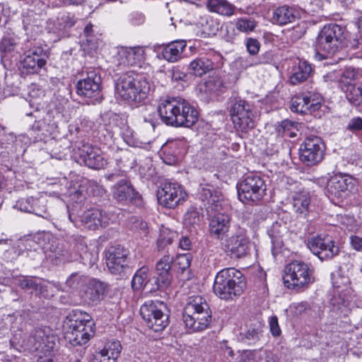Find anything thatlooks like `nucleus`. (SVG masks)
Listing matches in <instances>:
<instances>
[{
  "label": "nucleus",
  "instance_id": "4468645a",
  "mask_svg": "<svg viewBox=\"0 0 362 362\" xmlns=\"http://www.w3.org/2000/svg\"><path fill=\"white\" fill-rule=\"evenodd\" d=\"M356 181L350 175L336 174L332 176L327 182V191L329 196L337 198L346 197L355 186Z\"/></svg>",
  "mask_w": 362,
  "mask_h": 362
},
{
  "label": "nucleus",
  "instance_id": "ddd939ff",
  "mask_svg": "<svg viewBox=\"0 0 362 362\" xmlns=\"http://www.w3.org/2000/svg\"><path fill=\"white\" fill-rule=\"evenodd\" d=\"M173 262V257L169 255L163 256L156 264V270L158 276L148 279L145 284L146 288H148L150 285L153 284V282H154L155 286L150 288L151 291L167 288L171 282L172 276L170 269Z\"/></svg>",
  "mask_w": 362,
  "mask_h": 362
},
{
  "label": "nucleus",
  "instance_id": "680f3d73",
  "mask_svg": "<svg viewBox=\"0 0 362 362\" xmlns=\"http://www.w3.org/2000/svg\"><path fill=\"white\" fill-rule=\"evenodd\" d=\"M250 269H252L253 272L257 271L258 272L257 279V282L259 284V286L262 287L263 289L265 288L266 285V277L267 274L265 272L263 271L262 268L259 265H252L250 267Z\"/></svg>",
  "mask_w": 362,
  "mask_h": 362
},
{
  "label": "nucleus",
  "instance_id": "a878e982",
  "mask_svg": "<svg viewBox=\"0 0 362 362\" xmlns=\"http://www.w3.org/2000/svg\"><path fill=\"white\" fill-rule=\"evenodd\" d=\"M125 250H107L105 253L106 264L112 274H119L127 264Z\"/></svg>",
  "mask_w": 362,
  "mask_h": 362
},
{
  "label": "nucleus",
  "instance_id": "e433bc0d",
  "mask_svg": "<svg viewBox=\"0 0 362 362\" xmlns=\"http://www.w3.org/2000/svg\"><path fill=\"white\" fill-rule=\"evenodd\" d=\"M250 200L252 202L260 200L264 195L266 187L264 180L257 175L250 176Z\"/></svg>",
  "mask_w": 362,
  "mask_h": 362
},
{
  "label": "nucleus",
  "instance_id": "2f4dec72",
  "mask_svg": "<svg viewBox=\"0 0 362 362\" xmlns=\"http://www.w3.org/2000/svg\"><path fill=\"white\" fill-rule=\"evenodd\" d=\"M228 87V84L218 76H211L199 86V90L204 92L209 97H212L218 92H222Z\"/></svg>",
  "mask_w": 362,
  "mask_h": 362
},
{
  "label": "nucleus",
  "instance_id": "774afa93",
  "mask_svg": "<svg viewBox=\"0 0 362 362\" xmlns=\"http://www.w3.org/2000/svg\"><path fill=\"white\" fill-rule=\"evenodd\" d=\"M91 362H115L110 358L109 356L105 355L101 351L94 356Z\"/></svg>",
  "mask_w": 362,
  "mask_h": 362
},
{
  "label": "nucleus",
  "instance_id": "ea45409f",
  "mask_svg": "<svg viewBox=\"0 0 362 362\" xmlns=\"http://www.w3.org/2000/svg\"><path fill=\"white\" fill-rule=\"evenodd\" d=\"M116 163L122 174L128 169H132L135 165L136 160L134 153L129 151H122L117 156Z\"/></svg>",
  "mask_w": 362,
  "mask_h": 362
},
{
  "label": "nucleus",
  "instance_id": "aec40b11",
  "mask_svg": "<svg viewBox=\"0 0 362 362\" xmlns=\"http://www.w3.org/2000/svg\"><path fill=\"white\" fill-rule=\"evenodd\" d=\"M78 154L84 165L90 168L100 169L107 163L100 149L94 148L88 144H84L81 148H79Z\"/></svg>",
  "mask_w": 362,
  "mask_h": 362
},
{
  "label": "nucleus",
  "instance_id": "4be33fe9",
  "mask_svg": "<svg viewBox=\"0 0 362 362\" xmlns=\"http://www.w3.org/2000/svg\"><path fill=\"white\" fill-rule=\"evenodd\" d=\"M247 103L241 100H236L230 110L231 119L233 124L242 130L249 125V108Z\"/></svg>",
  "mask_w": 362,
  "mask_h": 362
},
{
  "label": "nucleus",
  "instance_id": "1a4fd4ad",
  "mask_svg": "<svg viewBox=\"0 0 362 362\" xmlns=\"http://www.w3.org/2000/svg\"><path fill=\"white\" fill-rule=\"evenodd\" d=\"M325 148V144L320 137L308 136L300 147V160L307 166L316 165L323 160Z\"/></svg>",
  "mask_w": 362,
  "mask_h": 362
},
{
  "label": "nucleus",
  "instance_id": "3c124183",
  "mask_svg": "<svg viewBox=\"0 0 362 362\" xmlns=\"http://www.w3.org/2000/svg\"><path fill=\"white\" fill-rule=\"evenodd\" d=\"M330 304L338 309L341 307H346L349 304V298L344 291L339 290L334 291L332 298H330Z\"/></svg>",
  "mask_w": 362,
  "mask_h": 362
},
{
  "label": "nucleus",
  "instance_id": "9d476101",
  "mask_svg": "<svg viewBox=\"0 0 362 362\" xmlns=\"http://www.w3.org/2000/svg\"><path fill=\"white\" fill-rule=\"evenodd\" d=\"M187 194L182 187L177 182H165L158 189V202L166 208L173 209L184 202Z\"/></svg>",
  "mask_w": 362,
  "mask_h": 362
},
{
  "label": "nucleus",
  "instance_id": "6ab92c4d",
  "mask_svg": "<svg viewBox=\"0 0 362 362\" xmlns=\"http://www.w3.org/2000/svg\"><path fill=\"white\" fill-rule=\"evenodd\" d=\"M114 216L100 209L94 208L85 211L82 221L91 230L105 228L113 221Z\"/></svg>",
  "mask_w": 362,
  "mask_h": 362
},
{
  "label": "nucleus",
  "instance_id": "603ef678",
  "mask_svg": "<svg viewBox=\"0 0 362 362\" xmlns=\"http://www.w3.org/2000/svg\"><path fill=\"white\" fill-rule=\"evenodd\" d=\"M30 204L32 206V214L42 217H43L44 214H46L47 208L45 200L44 199L32 197Z\"/></svg>",
  "mask_w": 362,
  "mask_h": 362
},
{
  "label": "nucleus",
  "instance_id": "4c0bfd02",
  "mask_svg": "<svg viewBox=\"0 0 362 362\" xmlns=\"http://www.w3.org/2000/svg\"><path fill=\"white\" fill-rule=\"evenodd\" d=\"M308 247L318 249H333L334 247L332 238L328 235H317L310 238L308 240Z\"/></svg>",
  "mask_w": 362,
  "mask_h": 362
},
{
  "label": "nucleus",
  "instance_id": "0e129e2a",
  "mask_svg": "<svg viewBox=\"0 0 362 362\" xmlns=\"http://www.w3.org/2000/svg\"><path fill=\"white\" fill-rule=\"evenodd\" d=\"M291 129H296V124L291 120H283L277 127L276 130L279 134L284 135Z\"/></svg>",
  "mask_w": 362,
  "mask_h": 362
},
{
  "label": "nucleus",
  "instance_id": "de8ad7c7",
  "mask_svg": "<svg viewBox=\"0 0 362 362\" xmlns=\"http://www.w3.org/2000/svg\"><path fill=\"white\" fill-rule=\"evenodd\" d=\"M177 234L168 228H164L160 230L159 238L157 240L158 247L163 249L170 246L175 238H177Z\"/></svg>",
  "mask_w": 362,
  "mask_h": 362
},
{
  "label": "nucleus",
  "instance_id": "9b49d317",
  "mask_svg": "<svg viewBox=\"0 0 362 362\" xmlns=\"http://www.w3.org/2000/svg\"><path fill=\"white\" fill-rule=\"evenodd\" d=\"M57 341L49 327H40L35 329L28 339V346L31 351H37L43 354L52 351Z\"/></svg>",
  "mask_w": 362,
  "mask_h": 362
},
{
  "label": "nucleus",
  "instance_id": "09e8293b",
  "mask_svg": "<svg viewBox=\"0 0 362 362\" xmlns=\"http://www.w3.org/2000/svg\"><path fill=\"white\" fill-rule=\"evenodd\" d=\"M331 280L334 291L339 290L344 291L349 282V278L342 275L340 269H338L331 274Z\"/></svg>",
  "mask_w": 362,
  "mask_h": 362
},
{
  "label": "nucleus",
  "instance_id": "2eb2a0df",
  "mask_svg": "<svg viewBox=\"0 0 362 362\" xmlns=\"http://www.w3.org/2000/svg\"><path fill=\"white\" fill-rule=\"evenodd\" d=\"M47 57L42 47H33L25 52L22 68L27 74L37 73L45 64Z\"/></svg>",
  "mask_w": 362,
  "mask_h": 362
},
{
  "label": "nucleus",
  "instance_id": "412c9836",
  "mask_svg": "<svg viewBox=\"0 0 362 362\" xmlns=\"http://www.w3.org/2000/svg\"><path fill=\"white\" fill-rule=\"evenodd\" d=\"M180 98H167L160 100L158 106V112L161 120L167 125L173 126L176 113L178 112L177 107Z\"/></svg>",
  "mask_w": 362,
  "mask_h": 362
},
{
  "label": "nucleus",
  "instance_id": "473e14b6",
  "mask_svg": "<svg viewBox=\"0 0 362 362\" xmlns=\"http://www.w3.org/2000/svg\"><path fill=\"white\" fill-rule=\"evenodd\" d=\"M214 63L206 57H197L188 66L189 72L196 76H202L214 69Z\"/></svg>",
  "mask_w": 362,
  "mask_h": 362
},
{
  "label": "nucleus",
  "instance_id": "79ce46f5",
  "mask_svg": "<svg viewBox=\"0 0 362 362\" xmlns=\"http://www.w3.org/2000/svg\"><path fill=\"white\" fill-rule=\"evenodd\" d=\"M343 92L345 93L346 98L352 105L362 109V86H349Z\"/></svg>",
  "mask_w": 362,
  "mask_h": 362
},
{
  "label": "nucleus",
  "instance_id": "c756f323",
  "mask_svg": "<svg viewBox=\"0 0 362 362\" xmlns=\"http://www.w3.org/2000/svg\"><path fill=\"white\" fill-rule=\"evenodd\" d=\"M313 71L311 65L305 61H299L292 68L291 75L289 78L292 85H297L306 81Z\"/></svg>",
  "mask_w": 362,
  "mask_h": 362
},
{
  "label": "nucleus",
  "instance_id": "72a5a7b5",
  "mask_svg": "<svg viewBox=\"0 0 362 362\" xmlns=\"http://www.w3.org/2000/svg\"><path fill=\"white\" fill-rule=\"evenodd\" d=\"M310 203L308 192L302 191L296 192L293 197V207L294 211L303 217L307 216Z\"/></svg>",
  "mask_w": 362,
  "mask_h": 362
},
{
  "label": "nucleus",
  "instance_id": "6e6d98bb",
  "mask_svg": "<svg viewBox=\"0 0 362 362\" xmlns=\"http://www.w3.org/2000/svg\"><path fill=\"white\" fill-rule=\"evenodd\" d=\"M173 262L182 270H185L190 266L191 255L190 254H180L177 255Z\"/></svg>",
  "mask_w": 362,
  "mask_h": 362
},
{
  "label": "nucleus",
  "instance_id": "13d9d810",
  "mask_svg": "<svg viewBox=\"0 0 362 362\" xmlns=\"http://www.w3.org/2000/svg\"><path fill=\"white\" fill-rule=\"evenodd\" d=\"M169 72L173 81H186L187 80V74L181 71L178 67H173Z\"/></svg>",
  "mask_w": 362,
  "mask_h": 362
},
{
  "label": "nucleus",
  "instance_id": "37998d69",
  "mask_svg": "<svg viewBox=\"0 0 362 362\" xmlns=\"http://www.w3.org/2000/svg\"><path fill=\"white\" fill-rule=\"evenodd\" d=\"M357 71L353 67H347L342 72L339 83L341 89L344 90L345 88H348L349 86H354V82L357 80Z\"/></svg>",
  "mask_w": 362,
  "mask_h": 362
},
{
  "label": "nucleus",
  "instance_id": "f3484780",
  "mask_svg": "<svg viewBox=\"0 0 362 362\" xmlns=\"http://www.w3.org/2000/svg\"><path fill=\"white\" fill-rule=\"evenodd\" d=\"M178 112L174 119L173 127H192L198 120V112L187 100L180 98Z\"/></svg>",
  "mask_w": 362,
  "mask_h": 362
},
{
  "label": "nucleus",
  "instance_id": "a211bd4d",
  "mask_svg": "<svg viewBox=\"0 0 362 362\" xmlns=\"http://www.w3.org/2000/svg\"><path fill=\"white\" fill-rule=\"evenodd\" d=\"M113 134H119L129 146L140 147V142L135 138L134 131L127 124V119L118 115L112 114L110 117Z\"/></svg>",
  "mask_w": 362,
  "mask_h": 362
},
{
  "label": "nucleus",
  "instance_id": "b1692460",
  "mask_svg": "<svg viewBox=\"0 0 362 362\" xmlns=\"http://www.w3.org/2000/svg\"><path fill=\"white\" fill-rule=\"evenodd\" d=\"M300 18V12L294 7L284 5L276 8L272 15V21L279 25H286Z\"/></svg>",
  "mask_w": 362,
  "mask_h": 362
},
{
  "label": "nucleus",
  "instance_id": "4d7b16f0",
  "mask_svg": "<svg viewBox=\"0 0 362 362\" xmlns=\"http://www.w3.org/2000/svg\"><path fill=\"white\" fill-rule=\"evenodd\" d=\"M339 250H317L313 254L317 256L320 261H328L332 259L334 257L339 255Z\"/></svg>",
  "mask_w": 362,
  "mask_h": 362
},
{
  "label": "nucleus",
  "instance_id": "69168bd1",
  "mask_svg": "<svg viewBox=\"0 0 362 362\" xmlns=\"http://www.w3.org/2000/svg\"><path fill=\"white\" fill-rule=\"evenodd\" d=\"M347 129L354 131H362V118L356 117L351 118L348 123Z\"/></svg>",
  "mask_w": 362,
  "mask_h": 362
},
{
  "label": "nucleus",
  "instance_id": "c9c22d12",
  "mask_svg": "<svg viewBox=\"0 0 362 362\" xmlns=\"http://www.w3.org/2000/svg\"><path fill=\"white\" fill-rule=\"evenodd\" d=\"M199 199L204 202V207L208 211H218L221 208L219 196L210 188L203 187L200 192Z\"/></svg>",
  "mask_w": 362,
  "mask_h": 362
},
{
  "label": "nucleus",
  "instance_id": "6e6552de",
  "mask_svg": "<svg viewBox=\"0 0 362 362\" xmlns=\"http://www.w3.org/2000/svg\"><path fill=\"white\" fill-rule=\"evenodd\" d=\"M164 310L165 305L163 302L146 300L141 306L140 314L150 329L160 332L168 325V316Z\"/></svg>",
  "mask_w": 362,
  "mask_h": 362
},
{
  "label": "nucleus",
  "instance_id": "f8f14e48",
  "mask_svg": "<svg viewBox=\"0 0 362 362\" xmlns=\"http://www.w3.org/2000/svg\"><path fill=\"white\" fill-rule=\"evenodd\" d=\"M101 78L95 71L88 72L87 76L78 81L76 93L78 95L92 100V102L98 101L101 92Z\"/></svg>",
  "mask_w": 362,
  "mask_h": 362
},
{
  "label": "nucleus",
  "instance_id": "864d4df0",
  "mask_svg": "<svg viewBox=\"0 0 362 362\" xmlns=\"http://www.w3.org/2000/svg\"><path fill=\"white\" fill-rule=\"evenodd\" d=\"M237 190L239 200L244 204H247L249 201L247 196L249 193V185L246 179L237 185Z\"/></svg>",
  "mask_w": 362,
  "mask_h": 362
},
{
  "label": "nucleus",
  "instance_id": "7ed1b4c3",
  "mask_svg": "<svg viewBox=\"0 0 362 362\" xmlns=\"http://www.w3.org/2000/svg\"><path fill=\"white\" fill-rule=\"evenodd\" d=\"M247 282L242 272L235 268H226L216 274L213 290L223 300H234L243 294Z\"/></svg>",
  "mask_w": 362,
  "mask_h": 362
},
{
  "label": "nucleus",
  "instance_id": "20e7f679",
  "mask_svg": "<svg viewBox=\"0 0 362 362\" xmlns=\"http://www.w3.org/2000/svg\"><path fill=\"white\" fill-rule=\"evenodd\" d=\"M211 315L206 300L200 296H189L184 308L183 321L190 332H202L211 322Z\"/></svg>",
  "mask_w": 362,
  "mask_h": 362
},
{
  "label": "nucleus",
  "instance_id": "cd10ccee",
  "mask_svg": "<svg viewBox=\"0 0 362 362\" xmlns=\"http://www.w3.org/2000/svg\"><path fill=\"white\" fill-rule=\"evenodd\" d=\"M229 227V216L226 214L218 213L214 215L210 221V233L217 238H223L228 231Z\"/></svg>",
  "mask_w": 362,
  "mask_h": 362
},
{
  "label": "nucleus",
  "instance_id": "f03ea898",
  "mask_svg": "<svg viewBox=\"0 0 362 362\" xmlns=\"http://www.w3.org/2000/svg\"><path fill=\"white\" fill-rule=\"evenodd\" d=\"M93 320L89 314L73 310L64 321V337L73 346L83 345L93 336Z\"/></svg>",
  "mask_w": 362,
  "mask_h": 362
},
{
  "label": "nucleus",
  "instance_id": "49530a36",
  "mask_svg": "<svg viewBox=\"0 0 362 362\" xmlns=\"http://www.w3.org/2000/svg\"><path fill=\"white\" fill-rule=\"evenodd\" d=\"M202 216L196 209H189L184 216V224L186 227H192L195 230L200 227Z\"/></svg>",
  "mask_w": 362,
  "mask_h": 362
},
{
  "label": "nucleus",
  "instance_id": "c03bdc74",
  "mask_svg": "<svg viewBox=\"0 0 362 362\" xmlns=\"http://www.w3.org/2000/svg\"><path fill=\"white\" fill-rule=\"evenodd\" d=\"M18 44V37L14 33H6L0 40V52H13Z\"/></svg>",
  "mask_w": 362,
  "mask_h": 362
},
{
  "label": "nucleus",
  "instance_id": "393cba45",
  "mask_svg": "<svg viewBox=\"0 0 362 362\" xmlns=\"http://www.w3.org/2000/svg\"><path fill=\"white\" fill-rule=\"evenodd\" d=\"M187 47L185 40H176L163 46L160 52L161 57L168 62L174 63L179 61Z\"/></svg>",
  "mask_w": 362,
  "mask_h": 362
},
{
  "label": "nucleus",
  "instance_id": "5701e85b",
  "mask_svg": "<svg viewBox=\"0 0 362 362\" xmlns=\"http://www.w3.org/2000/svg\"><path fill=\"white\" fill-rule=\"evenodd\" d=\"M320 107V103L305 95H296L291 101L292 112L302 115L311 113Z\"/></svg>",
  "mask_w": 362,
  "mask_h": 362
},
{
  "label": "nucleus",
  "instance_id": "7c9ffc66",
  "mask_svg": "<svg viewBox=\"0 0 362 362\" xmlns=\"http://www.w3.org/2000/svg\"><path fill=\"white\" fill-rule=\"evenodd\" d=\"M76 23V18L74 15L69 13H62L59 15L57 21L52 28L54 33L59 36L67 35L69 29Z\"/></svg>",
  "mask_w": 362,
  "mask_h": 362
},
{
  "label": "nucleus",
  "instance_id": "a19ab883",
  "mask_svg": "<svg viewBox=\"0 0 362 362\" xmlns=\"http://www.w3.org/2000/svg\"><path fill=\"white\" fill-rule=\"evenodd\" d=\"M128 227L134 233L141 237H147L149 233V228L146 221L141 217L132 216L128 220Z\"/></svg>",
  "mask_w": 362,
  "mask_h": 362
},
{
  "label": "nucleus",
  "instance_id": "c85d7f7f",
  "mask_svg": "<svg viewBox=\"0 0 362 362\" xmlns=\"http://www.w3.org/2000/svg\"><path fill=\"white\" fill-rule=\"evenodd\" d=\"M107 290V285L97 279L90 280L85 291V298L92 304L101 301Z\"/></svg>",
  "mask_w": 362,
  "mask_h": 362
},
{
  "label": "nucleus",
  "instance_id": "0eeeda50",
  "mask_svg": "<svg viewBox=\"0 0 362 362\" xmlns=\"http://www.w3.org/2000/svg\"><path fill=\"white\" fill-rule=\"evenodd\" d=\"M146 52L142 46L117 47V53L113 57L112 62V69L116 71H123L127 67L141 66V64L145 61Z\"/></svg>",
  "mask_w": 362,
  "mask_h": 362
},
{
  "label": "nucleus",
  "instance_id": "58836bf2",
  "mask_svg": "<svg viewBox=\"0 0 362 362\" xmlns=\"http://www.w3.org/2000/svg\"><path fill=\"white\" fill-rule=\"evenodd\" d=\"M148 275V267H142L139 269L137 270L134 276H133L132 281V286L134 290H139L141 288L144 287L146 290L149 292L151 288L155 286L154 282L153 284L150 285L148 288H146L145 284L148 281L147 280Z\"/></svg>",
  "mask_w": 362,
  "mask_h": 362
},
{
  "label": "nucleus",
  "instance_id": "bb28decb",
  "mask_svg": "<svg viewBox=\"0 0 362 362\" xmlns=\"http://www.w3.org/2000/svg\"><path fill=\"white\" fill-rule=\"evenodd\" d=\"M186 142L184 140L177 139L168 141L162 148V159L164 163L172 165L178 160V154L180 153V148H185Z\"/></svg>",
  "mask_w": 362,
  "mask_h": 362
},
{
  "label": "nucleus",
  "instance_id": "bf43d9fd",
  "mask_svg": "<svg viewBox=\"0 0 362 362\" xmlns=\"http://www.w3.org/2000/svg\"><path fill=\"white\" fill-rule=\"evenodd\" d=\"M269 330L273 337H279L281 334V329L279 327L278 317L274 315L270 317L269 321Z\"/></svg>",
  "mask_w": 362,
  "mask_h": 362
},
{
  "label": "nucleus",
  "instance_id": "39448f33",
  "mask_svg": "<svg viewBox=\"0 0 362 362\" xmlns=\"http://www.w3.org/2000/svg\"><path fill=\"white\" fill-rule=\"evenodd\" d=\"M344 39V28L335 23L325 25L316 40V57L321 60L335 54L343 47Z\"/></svg>",
  "mask_w": 362,
  "mask_h": 362
},
{
  "label": "nucleus",
  "instance_id": "338daca9",
  "mask_svg": "<svg viewBox=\"0 0 362 362\" xmlns=\"http://www.w3.org/2000/svg\"><path fill=\"white\" fill-rule=\"evenodd\" d=\"M267 352L262 349L250 351V359L254 360V362H259L266 357Z\"/></svg>",
  "mask_w": 362,
  "mask_h": 362
},
{
  "label": "nucleus",
  "instance_id": "e2e57ef3",
  "mask_svg": "<svg viewBox=\"0 0 362 362\" xmlns=\"http://www.w3.org/2000/svg\"><path fill=\"white\" fill-rule=\"evenodd\" d=\"M70 246L77 249L87 247L88 245L85 238L81 235H73L70 238Z\"/></svg>",
  "mask_w": 362,
  "mask_h": 362
},
{
  "label": "nucleus",
  "instance_id": "dca6fc26",
  "mask_svg": "<svg viewBox=\"0 0 362 362\" xmlns=\"http://www.w3.org/2000/svg\"><path fill=\"white\" fill-rule=\"evenodd\" d=\"M113 198L118 202H131L134 204H141V195L134 190L129 181L122 179L112 188Z\"/></svg>",
  "mask_w": 362,
  "mask_h": 362
},
{
  "label": "nucleus",
  "instance_id": "f704fd0d",
  "mask_svg": "<svg viewBox=\"0 0 362 362\" xmlns=\"http://www.w3.org/2000/svg\"><path fill=\"white\" fill-rule=\"evenodd\" d=\"M206 7L211 12L230 16L234 13L235 6L227 0H207Z\"/></svg>",
  "mask_w": 362,
  "mask_h": 362
},
{
  "label": "nucleus",
  "instance_id": "052dcab7",
  "mask_svg": "<svg viewBox=\"0 0 362 362\" xmlns=\"http://www.w3.org/2000/svg\"><path fill=\"white\" fill-rule=\"evenodd\" d=\"M31 202L32 197L21 199L16 202V207L21 211L32 214Z\"/></svg>",
  "mask_w": 362,
  "mask_h": 362
},
{
  "label": "nucleus",
  "instance_id": "a18cd8bd",
  "mask_svg": "<svg viewBox=\"0 0 362 362\" xmlns=\"http://www.w3.org/2000/svg\"><path fill=\"white\" fill-rule=\"evenodd\" d=\"M52 235L50 233H38L33 236H29L25 239V246L35 247V244L38 245L41 249H49L47 245V242L50 240Z\"/></svg>",
  "mask_w": 362,
  "mask_h": 362
},
{
  "label": "nucleus",
  "instance_id": "423d86ee",
  "mask_svg": "<svg viewBox=\"0 0 362 362\" xmlns=\"http://www.w3.org/2000/svg\"><path fill=\"white\" fill-rule=\"evenodd\" d=\"M282 279L287 288L300 291L313 283V271L302 261H292L285 266Z\"/></svg>",
  "mask_w": 362,
  "mask_h": 362
},
{
  "label": "nucleus",
  "instance_id": "f257e3e1",
  "mask_svg": "<svg viewBox=\"0 0 362 362\" xmlns=\"http://www.w3.org/2000/svg\"><path fill=\"white\" fill-rule=\"evenodd\" d=\"M115 91L117 98L129 103H141L148 97L150 84L144 76L127 71L115 80Z\"/></svg>",
  "mask_w": 362,
  "mask_h": 362
},
{
  "label": "nucleus",
  "instance_id": "5fc2aeb1",
  "mask_svg": "<svg viewBox=\"0 0 362 362\" xmlns=\"http://www.w3.org/2000/svg\"><path fill=\"white\" fill-rule=\"evenodd\" d=\"M18 286L23 289L40 290L42 291V286L35 282L33 279L23 277L20 279L18 283Z\"/></svg>",
  "mask_w": 362,
  "mask_h": 362
},
{
  "label": "nucleus",
  "instance_id": "8fccbe9b",
  "mask_svg": "<svg viewBox=\"0 0 362 362\" xmlns=\"http://www.w3.org/2000/svg\"><path fill=\"white\" fill-rule=\"evenodd\" d=\"M122 346L119 341H108L101 351L116 362L120 354Z\"/></svg>",
  "mask_w": 362,
  "mask_h": 362
}]
</instances>
